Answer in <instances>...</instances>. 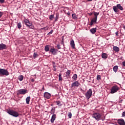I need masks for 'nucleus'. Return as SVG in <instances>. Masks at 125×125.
<instances>
[{
    "instance_id": "nucleus-1",
    "label": "nucleus",
    "mask_w": 125,
    "mask_h": 125,
    "mask_svg": "<svg viewBox=\"0 0 125 125\" xmlns=\"http://www.w3.org/2000/svg\"><path fill=\"white\" fill-rule=\"evenodd\" d=\"M92 117L97 121H99L102 119V114L99 112H94L92 115Z\"/></svg>"
},
{
    "instance_id": "nucleus-2",
    "label": "nucleus",
    "mask_w": 125,
    "mask_h": 125,
    "mask_svg": "<svg viewBox=\"0 0 125 125\" xmlns=\"http://www.w3.org/2000/svg\"><path fill=\"white\" fill-rule=\"evenodd\" d=\"M7 113L10 114V115H12V116H14V117H18L19 116V113L17 111H15V110H13L12 109H9L7 110Z\"/></svg>"
},
{
    "instance_id": "nucleus-3",
    "label": "nucleus",
    "mask_w": 125,
    "mask_h": 125,
    "mask_svg": "<svg viewBox=\"0 0 125 125\" xmlns=\"http://www.w3.org/2000/svg\"><path fill=\"white\" fill-rule=\"evenodd\" d=\"M113 9L116 13H117L118 12H119L120 10H123L124 8L123 6H122L121 4L119 3L118 4H117L116 5H115L113 7Z\"/></svg>"
},
{
    "instance_id": "nucleus-4",
    "label": "nucleus",
    "mask_w": 125,
    "mask_h": 125,
    "mask_svg": "<svg viewBox=\"0 0 125 125\" xmlns=\"http://www.w3.org/2000/svg\"><path fill=\"white\" fill-rule=\"evenodd\" d=\"M10 73L9 71H8L7 69H5V68H0V76H8Z\"/></svg>"
},
{
    "instance_id": "nucleus-5",
    "label": "nucleus",
    "mask_w": 125,
    "mask_h": 125,
    "mask_svg": "<svg viewBox=\"0 0 125 125\" xmlns=\"http://www.w3.org/2000/svg\"><path fill=\"white\" fill-rule=\"evenodd\" d=\"M94 18H93L92 19V20L89 24L90 25V26H92V25H93L94 23H96V22L97 21V17H98V15H99V12H94Z\"/></svg>"
},
{
    "instance_id": "nucleus-6",
    "label": "nucleus",
    "mask_w": 125,
    "mask_h": 125,
    "mask_svg": "<svg viewBox=\"0 0 125 125\" xmlns=\"http://www.w3.org/2000/svg\"><path fill=\"white\" fill-rule=\"evenodd\" d=\"M120 90L119 87L117 85H115L112 87L110 90V94H115Z\"/></svg>"
},
{
    "instance_id": "nucleus-7",
    "label": "nucleus",
    "mask_w": 125,
    "mask_h": 125,
    "mask_svg": "<svg viewBox=\"0 0 125 125\" xmlns=\"http://www.w3.org/2000/svg\"><path fill=\"white\" fill-rule=\"evenodd\" d=\"M92 96V89H89L85 94V98L87 100H89V99L91 98Z\"/></svg>"
},
{
    "instance_id": "nucleus-8",
    "label": "nucleus",
    "mask_w": 125,
    "mask_h": 125,
    "mask_svg": "<svg viewBox=\"0 0 125 125\" xmlns=\"http://www.w3.org/2000/svg\"><path fill=\"white\" fill-rule=\"evenodd\" d=\"M27 93H28L27 90L25 89H21L17 91V95L19 96L20 95H25V94H27Z\"/></svg>"
},
{
    "instance_id": "nucleus-9",
    "label": "nucleus",
    "mask_w": 125,
    "mask_h": 125,
    "mask_svg": "<svg viewBox=\"0 0 125 125\" xmlns=\"http://www.w3.org/2000/svg\"><path fill=\"white\" fill-rule=\"evenodd\" d=\"M80 86V83L79 81H75L71 83V88H78Z\"/></svg>"
},
{
    "instance_id": "nucleus-10",
    "label": "nucleus",
    "mask_w": 125,
    "mask_h": 125,
    "mask_svg": "<svg viewBox=\"0 0 125 125\" xmlns=\"http://www.w3.org/2000/svg\"><path fill=\"white\" fill-rule=\"evenodd\" d=\"M118 125H125V121L124 119L120 118L117 120Z\"/></svg>"
},
{
    "instance_id": "nucleus-11",
    "label": "nucleus",
    "mask_w": 125,
    "mask_h": 125,
    "mask_svg": "<svg viewBox=\"0 0 125 125\" xmlns=\"http://www.w3.org/2000/svg\"><path fill=\"white\" fill-rule=\"evenodd\" d=\"M50 51L53 55H56V54H57V50L54 47H51L50 49Z\"/></svg>"
},
{
    "instance_id": "nucleus-12",
    "label": "nucleus",
    "mask_w": 125,
    "mask_h": 125,
    "mask_svg": "<svg viewBox=\"0 0 125 125\" xmlns=\"http://www.w3.org/2000/svg\"><path fill=\"white\" fill-rule=\"evenodd\" d=\"M7 48V46L6 44L4 43H0V50L6 49Z\"/></svg>"
},
{
    "instance_id": "nucleus-13",
    "label": "nucleus",
    "mask_w": 125,
    "mask_h": 125,
    "mask_svg": "<svg viewBox=\"0 0 125 125\" xmlns=\"http://www.w3.org/2000/svg\"><path fill=\"white\" fill-rule=\"evenodd\" d=\"M30 29H34V26L32 23H30L29 20L27 19V25Z\"/></svg>"
},
{
    "instance_id": "nucleus-14",
    "label": "nucleus",
    "mask_w": 125,
    "mask_h": 125,
    "mask_svg": "<svg viewBox=\"0 0 125 125\" xmlns=\"http://www.w3.org/2000/svg\"><path fill=\"white\" fill-rule=\"evenodd\" d=\"M51 96V94H49V93H48L47 92H45L44 94V97L46 99H50Z\"/></svg>"
},
{
    "instance_id": "nucleus-15",
    "label": "nucleus",
    "mask_w": 125,
    "mask_h": 125,
    "mask_svg": "<svg viewBox=\"0 0 125 125\" xmlns=\"http://www.w3.org/2000/svg\"><path fill=\"white\" fill-rule=\"evenodd\" d=\"M56 114H53V115L52 116L51 119V123H54L55 120L56 119Z\"/></svg>"
},
{
    "instance_id": "nucleus-16",
    "label": "nucleus",
    "mask_w": 125,
    "mask_h": 125,
    "mask_svg": "<svg viewBox=\"0 0 125 125\" xmlns=\"http://www.w3.org/2000/svg\"><path fill=\"white\" fill-rule=\"evenodd\" d=\"M70 45L72 48H75V43L74 40H71L70 41Z\"/></svg>"
},
{
    "instance_id": "nucleus-17",
    "label": "nucleus",
    "mask_w": 125,
    "mask_h": 125,
    "mask_svg": "<svg viewBox=\"0 0 125 125\" xmlns=\"http://www.w3.org/2000/svg\"><path fill=\"white\" fill-rule=\"evenodd\" d=\"M97 30V28L96 27L92 28L91 29H90V31L91 32V33H92V34H95V33H96Z\"/></svg>"
},
{
    "instance_id": "nucleus-18",
    "label": "nucleus",
    "mask_w": 125,
    "mask_h": 125,
    "mask_svg": "<svg viewBox=\"0 0 125 125\" xmlns=\"http://www.w3.org/2000/svg\"><path fill=\"white\" fill-rule=\"evenodd\" d=\"M70 74H71V70H67V71H66V72L65 77H66L67 78L70 77L71 76Z\"/></svg>"
},
{
    "instance_id": "nucleus-19",
    "label": "nucleus",
    "mask_w": 125,
    "mask_h": 125,
    "mask_svg": "<svg viewBox=\"0 0 125 125\" xmlns=\"http://www.w3.org/2000/svg\"><path fill=\"white\" fill-rule=\"evenodd\" d=\"M113 50L116 52H118L120 50V48L118 46L115 45L114 46H113Z\"/></svg>"
},
{
    "instance_id": "nucleus-20",
    "label": "nucleus",
    "mask_w": 125,
    "mask_h": 125,
    "mask_svg": "<svg viewBox=\"0 0 125 125\" xmlns=\"http://www.w3.org/2000/svg\"><path fill=\"white\" fill-rule=\"evenodd\" d=\"M50 45H49V44H46L44 47V50H45V51H49L50 49Z\"/></svg>"
},
{
    "instance_id": "nucleus-21",
    "label": "nucleus",
    "mask_w": 125,
    "mask_h": 125,
    "mask_svg": "<svg viewBox=\"0 0 125 125\" xmlns=\"http://www.w3.org/2000/svg\"><path fill=\"white\" fill-rule=\"evenodd\" d=\"M78 79V75L77 74H74L73 76L72 77V79L75 82Z\"/></svg>"
},
{
    "instance_id": "nucleus-22",
    "label": "nucleus",
    "mask_w": 125,
    "mask_h": 125,
    "mask_svg": "<svg viewBox=\"0 0 125 125\" xmlns=\"http://www.w3.org/2000/svg\"><path fill=\"white\" fill-rule=\"evenodd\" d=\"M102 57L104 59H106V58H107L108 57V56L107 54H105V53H103V54H102Z\"/></svg>"
},
{
    "instance_id": "nucleus-23",
    "label": "nucleus",
    "mask_w": 125,
    "mask_h": 125,
    "mask_svg": "<svg viewBox=\"0 0 125 125\" xmlns=\"http://www.w3.org/2000/svg\"><path fill=\"white\" fill-rule=\"evenodd\" d=\"M118 69V65H115V66L113 67V71L116 73L117 72Z\"/></svg>"
},
{
    "instance_id": "nucleus-24",
    "label": "nucleus",
    "mask_w": 125,
    "mask_h": 125,
    "mask_svg": "<svg viewBox=\"0 0 125 125\" xmlns=\"http://www.w3.org/2000/svg\"><path fill=\"white\" fill-rule=\"evenodd\" d=\"M30 97H27L26 99V103L27 104H29L30 100Z\"/></svg>"
},
{
    "instance_id": "nucleus-25",
    "label": "nucleus",
    "mask_w": 125,
    "mask_h": 125,
    "mask_svg": "<svg viewBox=\"0 0 125 125\" xmlns=\"http://www.w3.org/2000/svg\"><path fill=\"white\" fill-rule=\"evenodd\" d=\"M23 78H24V77H23V75H20L19 77V80H20V81H22Z\"/></svg>"
},
{
    "instance_id": "nucleus-26",
    "label": "nucleus",
    "mask_w": 125,
    "mask_h": 125,
    "mask_svg": "<svg viewBox=\"0 0 125 125\" xmlns=\"http://www.w3.org/2000/svg\"><path fill=\"white\" fill-rule=\"evenodd\" d=\"M21 27H22L21 23V22H19V23H18V28L20 29Z\"/></svg>"
},
{
    "instance_id": "nucleus-27",
    "label": "nucleus",
    "mask_w": 125,
    "mask_h": 125,
    "mask_svg": "<svg viewBox=\"0 0 125 125\" xmlns=\"http://www.w3.org/2000/svg\"><path fill=\"white\" fill-rule=\"evenodd\" d=\"M62 75L61 73H60L59 75V81H62Z\"/></svg>"
},
{
    "instance_id": "nucleus-28",
    "label": "nucleus",
    "mask_w": 125,
    "mask_h": 125,
    "mask_svg": "<svg viewBox=\"0 0 125 125\" xmlns=\"http://www.w3.org/2000/svg\"><path fill=\"white\" fill-rule=\"evenodd\" d=\"M67 116H68V117H69V118H71V117L72 116V114L71 112H68Z\"/></svg>"
},
{
    "instance_id": "nucleus-29",
    "label": "nucleus",
    "mask_w": 125,
    "mask_h": 125,
    "mask_svg": "<svg viewBox=\"0 0 125 125\" xmlns=\"http://www.w3.org/2000/svg\"><path fill=\"white\" fill-rule=\"evenodd\" d=\"M56 103H57V105H59V106L62 105L61 104V102H60V101H58V102H56Z\"/></svg>"
},
{
    "instance_id": "nucleus-30",
    "label": "nucleus",
    "mask_w": 125,
    "mask_h": 125,
    "mask_svg": "<svg viewBox=\"0 0 125 125\" xmlns=\"http://www.w3.org/2000/svg\"><path fill=\"white\" fill-rule=\"evenodd\" d=\"M38 55L37 52H34V53L33 54L34 58H36V57H38Z\"/></svg>"
},
{
    "instance_id": "nucleus-31",
    "label": "nucleus",
    "mask_w": 125,
    "mask_h": 125,
    "mask_svg": "<svg viewBox=\"0 0 125 125\" xmlns=\"http://www.w3.org/2000/svg\"><path fill=\"white\" fill-rule=\"evenodd\" d=\"M55 109H54V108H52L51 110V112H50L51 114L53 115L55 113Z\"/></svg>"
},
{
    "instance_id": "nucleus-32",
    "label": "nucleus",
    "mask_w": 125,
    "mask_h": 125,
    "mask_svg": "<svg viewBox=\"0 0 125 125\" xmlns=\"http://www.w3.org/2000/svg\"><path fill=\"white\" fill-rule=\"evenodd\" d=\"M54 15H53V14H51L49 16V19H50V20H53V19L54 18Z\"/></svg>"
},
{
    "instance_id": "nucleus-33",
    "label": "nucleus",
    "mask_w": 125,
    "mask_h": 125,
    "mask_svg": "<svg viewBox=\"0 0 125 125\" xmlns=\"http://www.w3.org/2000/svg\"><path fill=\"white\" fill-rule=\"evenodd\" d=\"M97 80L98 81L101 80V75H97Z\"/></svg>"
},
{
    "instance_id": "nucleus-34",
    "label": "nucleus",
    "mask_w": 125,
    "mask_h": 125,
    "mask_svg": "<svg viewBox=\"0 0 125 125\" xmlns=\"http://www.w3.org/2000/svg\"><path fill=\"white\" fill-rule=\"evenodd\" d=\"M72 18H73V19H77V18L76 14H72Z\"/></svg>"
},
{
    "instance_id": "nucleus-35",
    "label": "nucleus",
    "mask_w": 125,
    "mask_h": 125,
    "mask_svg": "<svg viewBox=\"0 0 125 125\" xmlns=\"http://www.w3.org/2000/svg\"><path fill=\"white\" fill-rule=\"evenodd\" d=\"M24 22L25 25H26V26H27V24H28V19H24Z\"/></svg>"
},
{
    "instance_id": "nucleus-36",
    "label": "nucleus",
    "mask_w": 125,
    "mask_h": 125,
    "mask_svg": "<svg viewBox=\"0 0 125 125\" xmlns=\"http://www.w3.org/2000/svg\"><path fill=\"white\" fill-rule=\"evenodd\" d=\"M2 15H3V12H2V11H0V18L2 17Z\"/></svg>"
},
{
    "instance_id": "nucleus-37",
    "label": "nucleus",
    "mask_w": 125,
    "mask_h": 125,
    "mask_svg": "<svg viewBox=\"0 0 125 125\" xmlns=\"http://www.w3.org/2000/svg\"><path fill=\"white\" fill-rule=\"evenodd\" d=\"M57 47H58V49H60L61 48V46L60 44H57Z\"/></svg>"
},
{
    "instance_id": "nucleus-38",
    "label": "nucleus",
    "mask_w": 125,
    "mask_h": 125,
    "mask_svg": "<svg viewBox=\"0 0 125 125\" xmlns=\"http://www.w3.org/2000/svg\"><path fill=\"white\" fill-rule=\"evenodd\" d=\"M53 67L54 68H56V63H55V62H53Z\"/></svg>"
},
{
    "instance_id": "nucleus-39",
    "label": "nucleus",
    "mask_w": 125,
    "mask_h": 125,
    "mask_svg": "<svg viewBox=\"0 0 125 125\" xmlns=\"http://www.w3.org/2000/svg\"><path fill=\"white\" fill-rule=\"evenodd\" d=\"M53 33V30H51L50 31V32H49V33H48L47 35H50L51 34H52Z\"/></svg>"
},
{
    "instance_id": "nucleus-40",
    "label": "nucleus",
    "mask_w": 125,
    "mask_h": 125,
    "mask_svg": "<svg viewBox=\"0 0 125 125\" xmlns=\"http://www.w3.org/2000/svg\"><path fill=\"white\" fill-rule=\"evenodd\" d=\"M125 117V111H124L122 113V117Z\"/></svg>"
},
{
    "instance_id": "nucleus-41",
    "label": "nucleus",
    "mask_w": 125,
    "mask_h": 125,
    "mask_svg": "<svg viewBox=\"0 0 125 125\" xmlns=\"http://www.w3.org/2000/svg\"><path fill=\"white\" fill-rule=\"evenodd\" d=\"M5 1V0H0V3H3Z\"/></svg>"
},
{
    "instance_id": "nucleus-42",
    "label": "nucleus",
    "mask_w": 125,
    "mask_h": 125,
    "mask_svg": "<svg viewBox=\"0 0 125 125\" xmlns=\"http://www.w3.org/2000/svg\"><path fill=\"white\" fill-rule=\"evenodd\" d=\"M44 90H45L44 87V86H43L42 91H44Z\"/></svg>"
},
{
    "instance_id": "nucleus-43",
    "label": "nucleus",
    "mask_w": 125,
    "mask_h": 125,
    "mask_svg": "<svg viewBox=\"0 0 125 125\" xmlns=\"http://www.w3.org/2000/svg\"><path fill=\"white\" fill-rule=\"evenodd\" d=\"M115 34H116V36H118V35H119L118 32H116Z\"/></svg>"
},
{
    "instance_id": "nucleus-44",
    "label": "nucleus",
    "mask_w": 125,
    "mask_h": 125,
    "mask_svg": "<svg viewBox=\"0 0 125 125\" xmlns=\"http://www.w3.org/2000/svg\"><path fill=\"white\" fill-rule=\"evenodd\" d=\"M31 82L33 83V82H34L35 80H34V79H32L31 80Z\"/></svg>"
},
{
    "instance_id": "nucleus-45",
    "label": "nucleus",
    "mask_w": 125,
    "mask_h": 125,
    "mask_svg": "<svg viewBox=\"0 0 125 125\" xmlns=\"http://www.w3.org/2000/svg\"><path fill=\"white\" fill-rule=\"evenodd\" d=\"M123 65L124 66H125V62H123Z\"/></svg>"
},
{
    "instance_id": "nucleus-46",
    "label": "nucleus",
    "mask_w": 125,
    "mask_h": 125,
    "mask_svg": "<svg viewBox=\"0 0 125 125\" xmlns=\"http://www.w3.org/2000/svg\"><path fill=\"white\" fill-rule=\"evenodd\" d=\"M123 102V100H121V101H119L120 104H122Z\"/></svg>"
},
{
    "instance_id": "nucleus-47",
    "label": "nucleus",
    "mask_w": 125,
    "mask_h": 125,
    "mask_svg": "<svg viewBox=\"0 0 125 125\" xmlns=\"http://www.w3.org/2000/svg\"><path fill=\"white\" fill-rule=\"evenodd\" d=\"M88 0V1H92V0Z\"/></svg>"
},
{
    "instance_id": "nucleus-48",
    "label": "nucleus",
    "mask_w": 125,
    "mask_h": 125,
    "mask_svg": "<svg viewBox=\"0 0 125 125\" xmlns=\"http://www.w3.org/2000/svg\"><path fill=\"white\" fill-rule=\"evenodd\" d=\"M44 29H46V27H44ZM46 30H48V28H46Z\"/></svg>"
},
{
    "instance_id": "nucleus-49",
    "label": "nucleus",
    "mask_w": 125,
    "mask_h": 125,
    "mask_svg": "<svg viewBox=\"0 0 125 125\" xmlns=\"http://www.w3.org/2000/svg\"><path fill=\"white\" fill-rule=\"evenodd\" d=\"M56 18H57V19H58V16L57 15L56 16Z\"/></svg>"
},
{
    "instance_id": "nucleus-50",
    "label": "nucleus",
    "mask_w": 125,
    "mask_h": 125,
    "mask_svg": "<svg viewBox=\"0 0 125 125\" xmlns=\"http://www.w3.org/2000/svg\"><path fill=\"white\" fill-rule=\"evenodd\" d=\"M92 13H91V14H90V15H92Z\"/></svg>"
},
{
    "instance_id": "nucleus-51",
    "label": "nucleus",
    "mask_w": 125,
    "mask_h": 125,
    "mask_svg": "<svg viewBox=\"0 0 125 125\" xmlns=\"http://www.w3.org/2000/svg\"><path fill=\"white\" fill-rule=\"evenodd\" d=\"M68 14H70V13H68Z\"/></svg>"
}]
</instances>
